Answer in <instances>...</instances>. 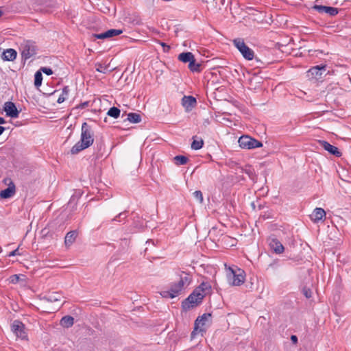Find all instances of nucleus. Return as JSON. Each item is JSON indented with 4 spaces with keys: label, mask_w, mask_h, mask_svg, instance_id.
Here are the masks:
<instances>
[{
    "label": "nucleus",
    "mask_w": 351,
    "mask_h": 351,
    "mask_svg": "<svg viewBox=\"0 0 351 351\" xmlns=\"http://www.w3.org/2000/svg\"><path fill=\"white\" fill-rule=\"evenodd\" d=\"M176 274L179 277V280L176 282L171 283L169 290L160 292L162 298H174L179 295L191 283L192 276L190 273L178 270L176 271Z\"/></svg>",
    "instance_id": "1"
},
{
    "label": "nucleus",
    "mask_w": 351,
    "mask_h": 351,
    "mask_svg": "<svg viewBox=\"0 0 351 351\" xmlns=\"http://www.w3.org/2000/svg\"><path fill=\"white\" fill-rule=\"evenodd\" d=\"M94 142V132L92 128L86 122L82 125L80 140L71 149L72 154H77L89 147Z\"/></svg>",
    "instance_id": "2"
},
{
    "label": "nucleus",
    "mask_w": 351,
    "mask_h": 351,
    "mask_svg": "<svg viewBox=\"0 0 351 351\" xmlns=\"http://www.w3.org/2000/svg\"><path fill=\"white\" fill-rule=\"evenodd\" d=\"M204 294L201 293L198 289H195L185 300L182 302V308L186 311L190 308H193L202 303Z\"/></svg>",
    "instance_id": "3"
},
{
    "label": "nucleus",
    "mask_w": 351,
    "mask_h": 351,
    "mask_svg": "<svg viewBox=\"0 0 351 351\" xmlns=\"http://www.w3.org/2000/svg\"><path fill=\"white\" fill-rule=\"evenodd\" d=\"M245 271L238 267L228 268L227 278L228 283L232 286H240L245 282Z\"/></svg>",
    "instance_id": "4"
},
{
    "label": "nucleus",
    "mask_w": 351,
    "mask_h": 351,
    "mask_svg": "<svg viewBox=\"0 0 351 351\" xmlns=\"http://www.w3.org/2000/svg\"><path fill=\"white\" fill-rule=\"evenodd\" d=\"M234 47L239 51L243 58L247 60H252L254 58V51L246 45L243 39L235 38L233 40Z\"/></svg>",
    "instance_id": "5"
},
{
    "label": "nucleus",
    "mask_w": 351,
    "mask_h": 351,
    "mask_svg": "<svg viewBox=\"0 0 351 351\" xmlns=\"http://www.w3.org/2000/svg\"><path fill=\"white\" fill-rule=\"evenodd\" d=\"M239 146L242 149H252L255 148H259L263 147L262 142L248 136L243 135L238 141Z\"/></svg>",
    "instance_id": "6"
},
{
    "label": "nucleus",
    "mask_w": 351,
    "mask_h": 351,
    "mask_svg": "<svg viewBox=\"0 0 351 351\" xmlns=\"http://www.w3.org/2000/svg\"><path fill=\"white\" fill-rule=\"evenodd\" d=\"M38 47L36 43L32 40H27L21 45L22 59L27 60L36 54Z\"/></svg>",
    "instance_id": "7"
},
{
    "label": "nucleus",
    "mask_w": 351,
    "mask_h": 351,
    "mask_svg": "<svg viewBox=\"0 0 351 351\" xmlns=\"http://www.w3.org/2000/svg\"><path fill=\"white\" fill-rule=\"evenodd\" d=\"M212 322V314L207 313H204L201 316H198L195 321L194 330L192 332V335L195 331L204 332L206 328H204L207 324H210Z\"/></svg>",
    "instance_id": "8"
},
{
    "label": "nucleus",
    "mask_w": 351,
    "mask_h": 351,
    "mask_svg": "<svg viewBox=\"0 0 351 351\" xmlns=\"http://www.w3.org/2000/svg\"><path fill=\"white\" fill-rule=\"evenodd\" d=\"M326 66L318 65L313 66L307 71V76L310 79L320 80L326 75Z\"/></svg>",
    "instance_id": "9"
},
{
    "label": "nucleus",
    "mask_w": 351,
    "mask_h": 351,
    "mask_svg": "<svg viewBox=\"0 0 351 351\" xmlns=\"http://www.w3.org/2000/svg\"><path fill=\"white\" fill-rule=\"evenodd\" d=\"M267 243L270 250L276 254H282L285 251L283 245L274 235L268 237Z\"/></svg>",
    "instance_id": "10"
},
{
    "label": "nucleus",
    "mask_w": 351,
    "mask_h": 351,
    "mask_svg": "<svg viewBox=\"0 0 351 351\" xmlns=\"http://www.w3.org/2000/svg\"><path fill=\"white\" fill-rule=\"evenodd\" d=\"M12 330L13 332L22 339L27 337V334L25 331V325L19 320H14L12 324Z\"/></svg>",
    "instance_id": "11"
},
{
    "label": "nucleus",
    "mask_w": 351,
    "mask_h": 351,
    "mask_svg": "<svg viewBox=\"0 0 351 351\" xmlns=\"http://www.w3.org/2000/svg\"><path fill=\"white\" fill-rule=\"evenodd\" d=\"M3 110L5 112L6 116L11 118H17L20 113L15 104L12 101H6L4 104Z\"/></svg>",
    "instance_id": "12"
},
{
    "label": "nucleus",
    "mask_w": 351,
    "mask_h": 351,
    "mask_svg": "<svg viewBox=\"0 0 351 351\" xmlns=\"http://www.w3.org/2000/svg\"><path fill=\"white\" fill-rule=\"evenodd\" d=\"M122 33V29H110L101 34H93L92 36L97 39L104 40L120 35Z\"/></svg>",
    "instance_id": "13"
},
{
    "label": "nucleus",
    "mask_w": 351,
    "mask_h": 351,
    "mask_svg": "<svg viewBox=\"0 0 351 351\" xmlns=\"http://www.w3.org/2000/svg\"><path fill=\"white\" fill-rule=\"evenodd\" d=\"M312 9L317 11L319 13H326L330 16H336L339 12L337 8L325 5H315L312 7Z\"/></svg>",
    "instance_id": "14"
},
{
    "label": "nucleus",
    "mask_w": 351,
    "mask_h": 351,
    "mask_svg": "<svg viewBox=\"0 0 351 351\" xmlns=\"http://www.w3.org/2000/svg\"><path fill=\"white\" fill-rule=\"evenodd\" d=\"M319 143L322 148L328 151L330 154L337 157H340L341 156V152L339 150V149L337 147L330 144L328 142L326 141H319Z\"/></svg>",
    "instance_id": "15"
},
{
    "label": "nucleus",
    "mask_w": 351,
    "mask_h": 351,
    "mask_svg": "<svg viewBox=\"0 0 351 351\" xmlns=\"http://www.w3.org/2000/svg\"><path fill=\"white\" fill-rule=\"evenodd\" d=\"M182 104L186 111L191 110L197 105L196 99L193 96H184L182 99Z\"/></svg>",
    "instance_id": "16"
},
{
    "label": "nucleus",
    "mask_w": 351,
    "mask_h": 351,
    "mask_svg": "<svg viewBox=\"0 0 351 351\" xmlns=\"http://www.w3.org/2000/svg\"><path fill=\"white\" fill-rule=\"evenodd\" d=\"M16 192L15 185L13 182L10 181L8 187L0 192V197L2 199H8L12 197Z\"/></svg>",
    "instance_id": "17"
},
{
    "label": "nucleus",
    "mask_w": 351,
    "mask_h": 351,
    "mask_svg": "<svg viewBox=\"0 0 351 351\" xmlns=\"http://www.w3.org/2000/svg\"><path fill=\"white\" fill-rule=\"evenodd\" d=\"M325 216H326V212L323 208H316L313 210L312 215H311V217L313 221L317 222L319 220H322Z\"/></svg>",
    "instance_id": "18"
},
{
    "label": "nucleus",
    "mask_w": 351,
    "mask_h": 351,
    "mask_svg": "<svg viewBox=\"0 0 351 351\" xmlns=\"http://www.w3.org/2000/svg\"><path fill=\"white\" fill-rule=\"evenodd\" d=\"M77 236V232L76 230H73V231L69 232L66 234L65 238H64L65 245L66 246H70L71 245H72L75 242Z\"/></svg>",
    "instance_id": "19"
},
{
    "label": "nucleus",
    "mask_w": 351,
    "mask_h": 351,
    "mask_svg": "<svg viewBox=\"0 0 351 351\" xmlns=\"http://www.w3.org/2000/svg\"><path fill=\"white\" fill-rule=\"evenodd\" d=\"M17 53L13 49H8L3 53V59L7 61H12L16 58Z\"/></svg>",
    "instance_id": "20"
},
{
    "label": "nucleus",
    "mask_w": 351,
    "mask_h": 351,
    "mask_svg": "<svg viewBox=\"0 0 351 351\" xmlns=\"http://www.w3.org/2000/svg\"><path fill=\"white\" fill-rule=\"evenodd\" d=\"M194 55L191 52H183L178 55V59L182 62L189 63L194 58Z\"/></svg>",
    "instance_id": "21"
},
{
    "label": "nucleus",
    "mask_w": 351,
    "mask_h": 351,
    "mask_svg": "<svg viewBox=\"0 0 351 351\" xmlns=\"http://www.w3.org/2000/svg\"><path fill=\"white\" fill-rule=\"evenodd\" d=\"M60 324L64 328H70L74 324V318L71 315L64 316L60 319Z\"/></svg>",
    "instance_id": "22"
},
{
    "label": "nucleus",
    "mask_w": 351,
    "mask_h": 351,
    "mask_svg": "<svg viewBox=\"0 0 351 351\" xmlns=\"http://www.w3.org/2000/svg\"><path fill=\"white\" fill-rule=\"evenodd\" d=\"M188 67L189 69L193 73H200L202 71V64L197 62L195 58L190 61Z\"/></svg>",
    "instance_id": "23"
},
{
    "label": "nucleus",
    "mask_w": 351,
    "mask_h": 351,
    "mask_svg": "<svg viewBox=\"0 0 351 351\" xmlns=\"http://www.w3.org/2000/svg\"><path fill=\"white\" fill-rule=\"evenodd\" d=\"M189 161V158L182 155H178L173 158V162L177 166L186 165Z\"/></svg>",
    "instance_id": "24"
},
{
    "label": "nucleus",
    "mask_w": 351,
    "mask_h": 351,
    "mask_svg": "<svg viewBox=\"0 0 351 351\" xmlns=\"http://www.w3.org/2000/svg\"><path fill=\"white\" fill-rule=\"evenodd\" d=\"M127 120L133 123H138L141 121V116L135 112H130L128 114Z\"/></svg>",
    "instance_id": "25"
},
{
    "label": "nucleus",
    "mask_w": 351,
    "mask_h": 351,
    "mask_svg": "<svg viewBox=\"0 0 351 351\" xmlns=\"http://www.w3.org/2000/svg\"><path fill=\"white\" fill-rule=\"evenodd\" d=\"M69 91H70V89H69V86H64L62 88V93L59 96V97L57 100V102L58 104H62V102H64L66 99V98L69 95Z\"/></svg>",
    "instance_id": "26"
},
{
    "label": "nucleus",
    "mask_w": 351,
    "mask_h": 351,
    "mask_svg": "<svg viewBox=\"0 0 351 351\" xmlns=\"http://www.w3.org/2000/svg\"><path fill=\"white\" fill-rule=\"evenodd\" d=\"M120 113V110L118 108L113 106L108 110L107 114L111 117L117 119L119 117Z\"/></svg>",
    "instance_id": "27"
},
{
    "label": "nucleus",
    "mask_w": 351,
    "mask_h": 351,
    "mask_svg": "<svg viewBox=\"0 0 351 351\" xmlns=\"http://www.w3.org/2000/svg\"><path fill=\"white\" fill-rule=\"evenodd\" d=\"M45 298L50 302H54L60 300L61 295L58 293H52L51 294L45 296Z\"/></svg>",
    "instance_id": "28"
},
{
    "label": "nucleus",
    "mask_w": 351,
    "mask_h": 351,
    "mask_svg": "<svg viewBox=\"0 0 351 351\" xmlns=\"http://www.w3.org/2000/svg\"><path fill=\"white\" fill-rule=\"evenodd\" d=\"M43 81V75L40 71H38L35 73L34 75V85L36 87L38 88L41 86Z\"/></svg>",
    "instance_id": "29"
},
{
    "label": "nucleus",
    "mask_w": 351,
    "mask_h": 351,
    "mask_svg": "<svg viewBox=\"0 0 351 351\" xmlns=\"http://www.w3.org/2000/svg\"><path fill=\"white\" fill-rule=\"evenodd\" d=\"M204 145V141L202 138L199 140L195 139L193 138V141L191 143V148L195 150H198L201 149Z\"/></svg>",
    "instance_id": "30"
},
{
    "label": "nucleus",
    "mask_w": 351,
    "mask_h": 351,
    "mask_svg": "<svg viewBox=\"0 0 351 351\" xmlns=\"http://www.w3.org/2000/svg\"><path fill=\"white\" fill-rule=\"evenodd\" d=\"M211 289V286L208 282H202L200 285L196 289H198L201 293L206 295V291Z\"/></svg>",
    "instance_id": "31"
},
{
    "label": "nucleus",
    "mask_w": 351,
    "mask_h": 351,
    "mask_svg": "<svg viewBox=\"0 0 351 351\" xmlns=\"http://www.w3.org/2000/svg\"><path fill=\"white\" fill-rule=\"evenodd\" d=\"M104 144L103 143H99L96 144V149L97 150V156L101 157L104 155V153L102 152V150L104 149Z\"/></svg>",
    "instance_id": "32"
},
{
    "label": "nucleus",
    "mask_w": 351,
    "mask_h": 351,
    "mask_svg": "<svg viewBox=\"0 0 351 351\" xmlns=\"http://www.w3.org/2000/svg\"><path fill=\"white\" fill-rule=\"evenodd\" d=\"M121 216H124L125 218H127V217H128L127 212L123 211V212L120 213L117 216H115L113 219H112L111 221L112 222H114V221L121 222Z\"/></svg>",
    "instance_id": "33"
},
{
    "label": "nucleus",
    "mask_w": 351,
    "mask_h": 351,
    "mask_svg": "<svg viewBox=\"0 0 351 351\" xmlns=\"http://www.w3.org/2000/svg\"><path fill=\"white\" fill-rule=\"evenodd\" d=\"M194 197L199 201V203H202L203 202V195H202V193L201 191H195L193 193Z\"/></svg>",
    "instance_id": "34"
},
{
    "label": "nucleus",
    "mask_w": 351,
    "mask_h": 351,
    "mask_svg": "<svg viewBox=\"0 0 351 351\" xmlns=\"http://www.w3.org/2000/svg\"><path fill=\"white\" fill-rule=\"evenodd\" d=\"M302 293L307 299H309L312 297V291H311V289H309L306 287H303Z\"/></svg>",
    "instance_id": "35"
},
{
    "label": "nucleus",
    "mask_w": 351,
    "mask_h": 351,
    "mask_svg": "<svg viewBox=\"0 0 351 351\" xmlns=\"http://www.w3.org/2000/svg\"><path fill=\"white\" fill-rule=\"evenodd\" d=\"M96 71L100 73H106L107 71V66H104L101 63H97L96 64Z\"/></svg>",
    "instance_id": "36"
},
{
    "label": "nucleus",
    "mask_w": 351,
    "mask_h": 351,
    "mask_svg": "<svg viewBox=\"0 0 351 351\" xmlns=\"http://www.w3.org/2000/svg\"><path fill=\"white\" fill-rule=\"evenodd\" d=\"M40 71V72L42 71L47 75H51L53 73L52 69L49 67H41Z\"/></svg>",
    "instance_id": "37"
},
{
    "label": "nucleus",
    "mask_w": 351,
    "mask_h": 351,
    "mask_svg": "<svg viewBox=\"0 0 351 351\" xmlns=\"http://www.w3.org/2000/svg\"><path fill=\"white\" fill-rule=\"evenodd\" d=\"M89 104H90V102L88 101H84V102H82V103H80L79 105H77L76 106V108L77 109H84V108L89 106Z\"/></svg>",
    "instance_id": "38"
},
{
    "label": "nucleus",
    "mask_w": 351,
    "mask_h": 351,
    "mask_svg": "<svg viewBox=\"0 0 351 351\" xmlns=\"http://www.w3.org/2000/svg\"><path fill=\"white\" fill-rule=\"evenodd\" d=\"M159 43L162 47L164 52H168L170 50L169 45H167L166 43H165L163 42H160Z\"/></svg>",
    "instance_id": "39"
},
{
    "label": "nucleus",
    "mask_w": 351,
    "mask_h": 351,
    "mask_svg": "<svg viewBox=\"0 0 351 351\" xmlns=\"http://www.w3.org/2000/svg\"><path fill=\"white\" fill-rule=\"evenodd\" d=\"M291 341H292V343L293 344L296 345L298 343V341L297 336L294 335H292L291 336Z\"/></svg>",
    "instance_id": "40"
},
{
    "label": "nucleus",
    "mask_w": 351,
    "mask_h": 351,
    "mask_svg": "<svg viewBox=\"0 0 351 351\" xmlns=\"http://www.w3.org/2000/svg\"><path fill=\"white\" fill-rule=\"evenodd\" d=\"M18 254H19V248L10 252V254H8V256H14Z\"/></svg>",
    "instance_id": "41"
},
{
    "label": "nucleus",
    "mask_w": 351,
    "mask_h": 351,
    "mask_svg": "<svg viewBox=\"0 0 351 351\" xmlns=\"http://www.w3.org/2000/svg\"><path fill=\"white\" fill-rule=\"evenodd\" d=\"M5 128L0 125V136L4 132Z\"/></svg>",
    "instance_id": "42"
},
{
    "label": "nucleus",
    "mask_w": 351,
    "mask_h": 351,
    "mask_svg": "<svg viewBox=\"0 0 351 351\" xmlns=\"http://www.w3.org/2000/svg\"><path fill=\"white\" fill-rule=\"evenodd\" d=\"M122 242H123V244H124V245H128V244H129V241H128V239H122Z\"/></svg>",
    "instance_id": "43"
},
{
    "label": "nucleus",
    "mask_w": 351,
    "mask_h": 351,
    "mask_svg": "<svg viewBox=\"0 0 351 351\" xmlns=\"http://www.w3.org/2000/svg\"><path fill=\"white\" fill-rule=\"evenodd\" d=\"M5 123H6L5 120L3 117H0V125L4 124Z\"/></svg>",
    "instance_id": "44"
},
{
    "label": "nucleus",
    "mask_w": 351,
    "mask_h": 351,
    "mask_svg": "<svg viewBox=\"0 0 351 351\" xmlns=\"http://www.w3.org/2000/svg\"><path fill=\"white\" fill-rule=\"evenodd\" d=\"M221 3V5H224L225 3V0H219Z\"/></svg>",
    "instance_id": "45"
},
{
    "label": "nucleus",
    "mask_w": 351,
    "mask_h": 351,
    "mask_svg": "<svg viewBox=\"0 0 351 351\" xmlns=\"http://www.w3.org/2000/svg\"><path fill=\"white\" fill-rule=\"evenodd\" d=\"M3 12L1 10H0V17L3 15Z\"/></svg>",
    "instance_id": "46"
},
{
    "label": "nucleus",
    "mask_w": 351,
    "mask_h": 351,
    "mask_svg": "<svg viewBox=\"0 0 351 351\" xmlns=\"http://www.w3.org/2000/svg\"><path fill=\"white\" fill-rule=\"evenodd\" d=\"M12 278H15L16 279H18V278H19V277L17 276V275H14V276H12Z\"/></svg>",
    "instance_id": "47"
},
{
    "label": "nucleus",
    "mask_w": 351,
    "mask_h": 351,
    "mask_svg": "<svg viewBox=\"0 0 351 351\" xmlns=\"http://www.w3.org/2000/svg\"><path fill=\"white\" fill-rule=\"evenodd\" d=\"M126 219V218H125V217H124V216H121V222H122L124 219Z\"/></svg>",
    "instance_id": "48"
},
{
    "label": "nucleus",
    "mask_w": 351,
    "mask_h": 351,
    "mask_svg": "<svg viewBox=\"0 0 351 351\" xmlns=\"http://www.w3.org/2000/svg\"><path fill=\"white\" fill-rule=\"evenodd\" d=\"M252 207H253V208H254V207H255V205H254V202H252Z\"/></svg>",
    "instance_id": "49"
},
{
    "label": "nucleus",
    "mask_w": 351,
    "mask_h": 351,
    "mask_svg": "<svg viewBox=\"0 0 351 351\" xmlns=\"http://www.w3.org/2000/svg\"><path fill=\"white\" fill-rule=\"evenodd\" d=\"M0 250H1V247H0Z\"/></svg>",
    "instance_id": "50"
}]
</instances>
